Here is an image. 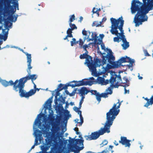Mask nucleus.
Masks as SVG:
<instances>
[{"mask_svg":"<svg viewBox=\"0 0 153 153\" xmlns=\"http://www.w3.org/2000/svg\"><path fill=\"white\" fill-rule=\"evenodd\" d=\"M142 1L143 4L138 0H133L131 3V13L134 14L137 12L134 19L136 27H138L143 22L147 21L146 14L153 8V0Z\"/></svg>","mask_w":153,"mask_h":153,"instance_id":"f257e3e1","label":"nucleus"},{"mask_svg":"<svg viewBox=\"0 0 153 153\" xmlns=\"http://www.w3.org/2000/svg\"><path fill=\"white\" fill-rule=\"evenodd\" d=\"M121 102H118L117 104H114L111 108L106 113V120L105 123L103 128H101L98 131L92 132L90 135H85V137L87 140H95L98 138L101 135L105 133L110 132V128L112 125L113 121L116 116L118 114L120 110L118 109L120 108Z\"/></svg>","mask_w":153,"mask_h":153,"instance_id":"f03ea898","label":"nucleus"},{"mask_svg":"<svg viewBox=\"0 0 153 153\" xmlns=\"http://www.w3.org/2000/svg\"><path fill=\"white\" fill-rule=\"evenodd\" d=\"M26 55L27 56V62L28 63V68L27 69V71L28 73V75L20 78L19 80L22 91V95L23 97L28 98L36 93V90L31 89L29 92H26V91L24 90L25 83L27 81L30 79H31L33 83V81L36 79L37 76L36 74H31L30 69L32 68V67L31 66L32 61L31 54L26 53Z\"/></svg>","mask_w":153,"mask_h":153,"instance_id":"7ed1b4c3","label":"nucleus"},{"mask_svg":"<svg viewBox=\"0 0 153 153\" xmlns=\"http://www.w3.org/2000/svg\"><path fill=\"white\" fill-rule=\"evenodd\" d=\"M111 23V29L110 32L112 34L118 36V35L121 36V39L123 42H126V39L124 35V30H123V27L124 21L123 20L122 16L120 17L118 19H116L113 18L110 19Z\"/></svg>","mask_w":153,"mask_h":153,"instance_id":"20e7f679","label":"nucleus"},{"mask_svg":"<svg viewBox=\"0 0 153 153\" xmlns=\"http://www.w3.org/2000/svg\"><path fill=\"white\" fill-rule=\"evenodd\" d=\"M69 141L70 150L74 153H79L80 151L84 148V140L81 139L71 138H69Z\"/></svg>","mask_w":153,"mask_h":153,"instance_id":"39448f33","label":"nucleus"},{"mask_svg":"<svg viewBox=\"0 0 153 153\" xmlns=\"http://www.w3.org/2000/svg\"><path fill=\"white\" fill-rule=\"evenodd\" d=\"M86 62L85 64H87L88 67L91 71L94 73L97 72L96 68L100 67L101 65V61L99 59L96 58L94 61L92 60V58L90 55L87 56Z\"/></svg>","mask_w":153,"mask_h":153,"instance_id":"423d86ee","label":"nucleus"},{"mask_svg":"<svg viewBox=\"0 0 153 153\" xmlns=\"http://www.w3.org/2000/svg\"><path fill=\"white\" fill-rule=\"evenodd\" d=\"M0 82L5 87H7L9 85H13V89L16 92L19 91V96L21 97H23L19 80L17 79L13 82L12 80L8 82L6 80H2L0 78Z\"/></svg>","mask_w":153,"mask_h":153,"instance_id":"0eeeda50","label":"nucleus"},{"mask_svg":"<svg viewBox=\"0 0 153 153\" xmlns=\"http://www.w3.org/2000/svg\"><path fill=\"white\" fill-rule=\"evenodd\" d=\"M57 138L56 137L52 138L51 139H49L48 140H46L45 146L44 145L41 146L45 148H48L49 149V148L52 146L58 143Z\"/></svg>","mask_w":153,"mask_h":153,"instance_id":"6e6552de","label":"nucleus"},{"mask_svg":"<svg viewBox=\"0 0 153 153\" xmlns=\"http://www.w3.org/2000/svg\"><path fill=\"white\" fill-rule=\"evenodd\" d=\"M71 82L75 83L74 84L75 87L76 86L79 87L83 85H91L93 84V82L92 81L88 80L87 79H82L81 80H80L78 81H73Z\"/></svg>","mask_w":153,"mask_h":153,"instance_id":"1a4fd4ad","label":"nucleus"},{"mask_svg":"<svg viewBox=\"0 0 153 153\" xmlns=\"http://www.w3.org/2000/svg\"><path fill=\"white\" fill-rule=\"evenodd\" d=\"M109 59L107 60L108 62L112 65L114 68H117L120 66L121 65L119 60L116 62L114 61L115 58L114 56L109 55Z\"/></svg>","mask_w":153,"mask_h":153,"instance_id":"9d476101","label":"nucleus"},{"mask_svg":"<svg viewBox=\"0 0 153 153\" xmlns=\"http://www.w3.org/2000/svg\"><path fill=\"white\" fill-rule=\"evenodd\" d=\"M121 140L119 141L120 143L123 145H125V147H129L131 145L130 142L131 140H127L126 137L121 136L120 138Z\"/></svg>","mask_w":153,"mask_h":153,"instance_id":"9b49d317","label":"nucleus"},{"mask_svg":"<svg viewBox=\"0 0 153 153\" xmlns=\"http://www.w3.org/2000/svg\"><path fill=\"white\" fill-rule=\"evenodd\" d=\"M13 3L14 5V7L13 5H10V2L7 3L8 9L9 11H10L11 13H14L16 10V7H17V10H19L18 8V1L16 2H13Z\"/></svg>","mask_w":153,"mask_h":153,"instance_id":"f8f14e48","label":"nucleus"},{"mask_svg":"<svg viewBox=\"0 0 153 153\" xmlns=\"http://www.w3.org/2000/svg\"><path fill=\"white\" fill-rule=\"evenodd\" d=\"M117 76V75L115 74L114 76H111L110 79V83L111 84L110 87H114L115 88H118L119 85L118 84V82L114 84V82L116 81V78Z\"/></svg>","mask_w":153,"mask_h":153,"instance_id":"ddd939ff","label":"nucleus"},{"mask_svg":"<svg viewBox=\"0 0 153 153\" xmlns=\"http://www.w3.org/2000/svg\"><path fill=\"white\" fill-rule=\"evenodd\" d=\"M107 50L108 51L107 54L105 56H102V64L103 65L106 64V61L109 59V55L113 56L112 54V52L110 49L107 48Z\"/></svg>","mask_w":153,"mask_h":153,"instance_id":"4468645a","label":"nucleus"},{"mask_svg":"<svg viewBox=\"0 0 153 153\" xmlns=\"http://www.w3.org/2000/svg\"><path fill=\"white\" fill-rule=\"evenodd\" d=\"M78 93L82 95H85L90 92V90H88L87 88L85 87L81 88L80 89L78 90Z\"/></svg>","mask_w":153,"mask_h":153,"instance_id":"2eb2a0df","label":"nucleus"},{"mask_svg":"<svg viewBox=\"0 0 153 153\" xmlns=\"http://www.w3.org/2000/svg\"><path fill=\"white\" fill-rule=\"evenodd\" d=\"M60 120H58L56 121L57 123H54L52 124V129L53 132H56L59 129V126L60 124Z\"/></svg>","mask_w":153,"mask_h":153,"instance_id":"dca6fc26","label":"nucleus"},{"mask_svg":"<svg viewBox=\"0 0 153 153\" xmlns=\"http://www.w3.org/2000/svg\"><path fill=\"white\" fill-rule=\"evenodd\" d=\"M35 138L34 144H35V145L37 146L39 144L38 143V140L41 142V139L42 138V134L37 133L35 134Z\"/></svg>","mask_w":153,"mask_h":153,"instance_id":"f3484780","label":"nucleus"},{"mask_svg":"<svg viewBox=\"0 0 153 153\" xmlns=\"http://www.w3.org/2000/svg\"><path fill=\"white\" fill-rule=\"evenodd\" d=\"M106 93H102L101 94V95L102 97H108V94H111L112 92V91L110 87H109L106 90Z\"/></svg>","mask_w":153,"mask_h":153,"instance_id":"a211bd4d","label":"nucleus"},{"mask_svg":"<svg viewBox=\"0 0 153 153\" xmlns=\"http://www.w3.org/2000/svg\"><path fill=\"white\" fill-rule=\"evenodd\" d=\"M144 100L147 101V102L144 105V106L148 107L150 105H152L153 104V94L150 99H148L147 97L144 98Z\"/></svg>","mask_w":153,"mask_h":153,"instance_id":"6ab92c4d","label":"nucleus"},{"mask_svg":"<svg viewBox=\"0 0 153 153\" xmlns=\"http://www.w3.org/2000/svg\"><path fill=\"white\" fill-rule=\"evenodd\" d=\"M52 102V100H51L50 99H48L45 103V108L46 109H47L49 107H51Z\"/></svg>","mask_w":153,"mask_h":153,"instance_id":"aec40b11","label":"nucleus"},{"mask_svg":"<svg viewBox=\"0 0 153 153\" xmlns=\"http://www.w3.org/2000/svg\"><path fill=\"white\" fill-rule=\"evenodd\" d=\"M92 38L91 39H89V41L90 40H94V44H95L96 43L97 41V38L98 37L97 36V34H96L95 33H92L91 35Z\"/></svg>","mask_w":153,"mask_h":153,"instance_id":"412c9836","label":"nucleus"},{"mask_svg":"<svg viewBox=\"0 0 153 153\" xmlns=\"http://www.w3.org/2000/svg\"><path fill=\"white\" fill-rule=\"evenodd\" d=\"M94 92H95L97 100L99 102H100L101 100V98L102 97L101 95L99 93H98L97 91L96 90H94Z\"/></svg>","mask_w":153,"mask_h":153,"instance_id":"4be33fe9","label":"nucleus"},{"mask_svg":"<svg viewBox=\"0 0 153 153\" xmlns=\"http://www.w3.org/2000/svg\"><path fill=\"white\" fill-rule=\"evenodd\" d=\"M128 57L127 56H126L125 57H122L119 60V61L120 62V65L123 63L127 62L128 61Z\"/></svg>","mask_w":153,"mask_h":153,"instance_id":"5701e85b","label":"nucleus"},{"mask_svg":"<svg viewBox=\"0 0 153 153\" xmlns=\"http://www.w3.org/2000/svg\"><path fill=\"white\" fill-rule=\"evenodd\" d=\"M123 79L124 81L123 83L125 84L123 86L125 87H127L129 85V82L128 78L126 77H124L123 78Z\"/></svg>","mask_w":153,"mask_h":153,"instance_id":"b1692460","label":"nucleus"},{"mask_svg":"<svg viewBox=\"0 0 153 153\" xmlns=\"http://www.w3.org/2000/svg\"><path fill=\"white\" fill-rule=\"evenodd\" d=\"M123 43L122 45L123 49L126 50L128 47H129V42H127V40L126 42H123Z\"/></svg>","mask_w":153,"mask_h":153,"instance_id":"393cba45","label":"nucleus"},{"mask_svg":"<svg viewBox=\"0 0 153 153\" xmlns=\"http://www.w3.org/2000/svg\"><path fill=\"white\" fill-rule=\"evenodd\" d=\"M72 30H72L70 28H69L68 29V30L67 31V36H69V37H73V35L72 34Z\"/></svg>","mask_w":153,"mask_h":153,"instance_id":"a878e982","label":"nucleus"},{"mask_svg":"<svg viewBox=\"0 0 153 153\" xmlns=\"http://www.w3.org/2000/svg\"><path fill=\"white\" fill-rule=\"evenodd\" d=\"M68 86H71L72 88L75 87L74 84L68 83L67 85H65L64 86H63V87L61 89H62V90L63 89L66 90L68 88Z\"/></svg>","mask_w":153,"mask_h":153,"instance_id":"bb28decb","label":"nucleus"},{"mask_svg":"<svg viewBox=\"0 0 153 153\" xmlns=\"http://www.w3.org/2000/svg\"><path fill=\"white\" fill-rule=\"evenodd\" d=\"M100 24L99 23L98 21H94L92 23V26H96V27H99L101 26L102 22H100Z\"/></svg>","mask_w":153,"mask_h":153,"instance_id":"cd10ccee","label":"nucleus"},{"mask_svg":"<svg viewBox=\"0 0 153 153\" xmlns=\"http://www.w3.org/2000/svg\"><path fill=\"white\" fill-rule=\"evenodd\" d=\"M128 61L127 62H129L130 64V65H128V66L129 67L130 66L132 67L133 66V64L134 63V60L133 59H131L129 57H128Z\"/></svg>","mask_w":153,"mask_h":153,"instance_id":"c85d7f7f","label":"nucleus"},{"mask_svg":"<svg viewBox=\"0 0 153 153\" xmlns=\"http://www.w3.org/2000/svg\"><path fill=\"white\" fill-rule=\"evenodd\" d=\"M14 18V17L12 16H11L8 17V19L12 22H15L17 20V17H15V20L14 21L13 20Z\"/></svg>","mask_w":153,"mask_h":153,"instance_id":"c756f323","label":"nucleus"},{"mask_svg":"<svg viewBox=\"0 0 153 153\" xmlns=\"http://www.w3.org/2000/svg\"><path fill=\"white\" fill-rule=\"evenodd\" d=\"M105 79L104 78L99 77L98 80L100 83L103 85Z\"/></svg>","mask_w":153,"mask_h":153,"instance_id":"7c9ffc66","label":"nucleus"},{"mask_svg":"<svg viewBox=\"0 0 153 153\" xmlns=\"http://www.w3.org/2000/svg\"><path fill=\"white\" fill-rule=\"evenodd\" d=\"M69 25L70 27H71L70 28L72 30H74V29H76L77 28V27L74 24H72L71 23V24L69 23Z\"/></svg>","mask_w":153,"mask_h":153,"instance_id":"2f4dec72","label":"nucleus"},{"mask_svg":"<svg viewBox=\"0 0 153 153\" xmlns=\"http://www.w3.org/2000/svg\"><path fill=\"white\" fill-rule=\"evenodd\" d=\"M75 20V16L74 14L72 15L70 18L69 21V23L71 24V23Z\"/></svg>","mask_w":153,"mask_h":153,"instance_id":"473e14b6","label":"nucleus"},{"mask_svg":"<svg viewBox=\"0 0 153 153\" xmlns=\"http://www.w3.org/2000/svg\"><path fill=\"white\" fill-rule=\"evenodd\" d=\"M41 149L42 150V152L40 153H47V151L48 150V148H45L41 146Z\"/></svg>","mask_w":153,"mask_h":153,"instance_id":"72a5a7b5","label":"nucleus"},{"mask_svg":"<svg viewBox=\"0 0 153 153\" xmlns=\"http://www.w3.org/2000/svg\"><path fill=\"white\" fill-rule=\"evenodd\" d=\"M120 38L119 37H118V36L115 37L114 38V42H117L119 43L120 41Z\"/></svg>","mask_w":153,"mask_h":153,"instance_id":"f704fd0d","label":"nucleus"},{"mask_svg":"<svg viewBox=\"0 0 153 153\" xmlns=\"http://www.w3.org/2000/svg\"><path fill=\"white\" fill-rule=\"evenodd\" d=\"M77 88H75L74 89V90L71 93H69V95L70 97H72L73 96L75 95V93H76V91Z\"/></svg>","mask_w":153,"mask_h":153,"instance_id":"c9c22d12","label":"nucleus"},{"mask_svg":"<svg viewBox=\"0 0 153 153\" xmlns=\"http://www.w3.org/2000/svg\"><path fill=\"white\" fill-rule=\"evenodd\" d=\"M80 122H78V123L79 126H82V124L83 122V118L82 117V116L81 117H80Z\"/></svg>","mask_w":153,"mask_h":153,"instance_id":"e433bc0d","label":"nucleus"},{"mask_svg":"<svg viewBox=\"0 0 153 153\" xmlns=\"http://www.w3.org/2000/svg\"><path fill=\"white\" fill-rule=\"evenodd\" d=\"M79 45H80V48H82V47L83 46V45L84 44V42L82 41V39H79Z\"/></svg>","mask_w":153,"mask_h":153,"instance_id":"4c0bfd02","label":"nucleus"},{"mask_svg":"<svg viewBox=\"0 0 153 153\" xmlns=\"http://www.w3.org/2000/svg\"><path fill=\"white\" fill-rule=\"evenodd\" d=\"M95 7H94L92 9V12L93 13H96L98 15V16H99V13L98 11L97 10H96L95 11Z\"/></svg>","mask_w":153,"mask_h":153,"instance_id":"58836bf2","label":"nucleus"},{"mask_svg":"<svg viewBox=\"0 0 153 153\" xmlns=\"http://www.w3.org/2000/svg\"><path fill=\"white\" fill-rule=\"evenodd\" d=\"M72 41H71V46H73L74 45V43H75L76 41V39L74 38H73L72 39Z\"/></svg>","mask_w":153,"mask_h":153,"instance_id":"ea45409f","label":"nucleus"},{"mask_svg":"<svg viewBox=\"0 0 153 153\" xmlns=\"http://www.w3.org/2000/svg\"><path fill=\"white\" fill-rule=\"evenodd\" d=\"M86 57H87V56H86L85 54L83 53L82 54H81L80 55L79 58L81 59H85Z\"/></svg>","mask_w":153,"mask_h":153,"instance_id":"a19ab883","label":"nucleus"},{"mask_svg":"<svg viewBox=\"0 0 153 153\" xmlns=\"http://www.w3.org/2000/svg\"><path fill=\"white\" fill-rule=\"evenodd\" d=\"M144 53L145 56H150V55L149 54L148 52L146 50H144Z\"/></svg>","mask_w":153,"mask_h":153,"instance_id":"79ce46f5","label":"nucleus"},{"mask_svg":"<svg viewBox=\"0 0 153 153\" xmlns=\"http://www.w3.org/2000/svg\"><path fill=\"white\" fill-rule=\"evenodd\" d=\"M108 142L106 140H104L102 141V143L101 144V145H102V146L104 145H107L108 144Z\"/></svg>","mask_w":153,"mask_h":153,"instance_id":"37998d69","label":"nucleus"},{"mask_svg":"<svg viewBox=\"0 0 153 153\" xmlns=\"http://www.w3.org/2000/svg\"><path fill=\"white\" fill-rule=\"evenodd\" d=\"M62 90V89H56V96H59V95L60 93L59 92Z\"/></svg>","mask_w":153,"mask_h":153,"instance_id":"c03bdc74","label":"nucleus"},{"mask_svg":"<svg viewBox=\"0 0 153 153\" xmlns=\"http://www.w3.org/2000/svg\"><path fill=\"white\" fill-rule=\"evenodd\" d=\"M74 130L76 131V134L77 135H78L79 134V129L78 128L76 127L74 128Z\"/></svg>","mask_w":153,"mask_h":153,"instance_id":"a18cd8bd","label":"nucleus"},{"mask_svg":"<svg viewBox=\"0 0 153 153\" xmlns=\"http://www.w3.org/2000/svg\"><path fill=\"white\" fill-rule=\"evenodd\" d=\"M82 34L83 35H85L86 36H87V31L85 30V29L82 30Z\"/></svg>","mask_w":153,"mask_h":153,"instance_id":"49530a36","label":"nucleus"},{"mask_svg":"<svg viewBox=\"0 0 153 153\" xmlns=\"http://www.w3.org/2000/svg\"><path fill=\"white\" fill-rule=\"evenodd\" d=\"M88 47V45L87 44H85L84 45H83L82 47V48H83L84 49V50L85 51H86L87 50L86 48Z\"/></svg>","mask_w":153,"mask_h":153,"instance_id":"de8ad7c7","label":"nucleus"},{"mask_svg":"<svg viewBox=\"0 0 153 153\" xmlns=\"http://www.w3.org/2000/svg\"><path fill=\"white\" fill-rule=\"evenodd\" d=\"M80 109V108H79H79H77L76 107H74V109L75 111L76 112H77L79 110V109Z\"/></svg>","mask_w":153,"mask_h":153,"instance_id":"09e8293b","label":"nucleus"},{"mask_svg":"<svg viewBox=\"0 0 153 153\" xmlns=\"http://www.w3.org/2000/svg\"><path fill=\"white\" fill-rule=\"evenodd\" d=\"M109 82H110V79L109 80L108 79H106L105 80V81L104 82V84H103V85H106L108 84Z\"/></svg>","mask_w":153,"mask_h":153,"instance_id":"8fccbe9b","label":"nucleus"},{"mask_svg":"<svg viewBox=\"0 0 153 153\" xmlns=\"http://www.w3.org/2000/svg\"><path fill=\"white\" fill-rule=\"evenodd\" d=\"M63 85L62 84L60 83V84L58 86V88L57 89H61L63 87Z\"/></svg>","mask_w":153,"mask_h":153,"instance_id":"3c124183","label":"nucleus"},{"mask_svg":"<svg viewBox=\"0 0 153 153\" xmlns=\"http://www.w3.org/2000/svg\"><path fill=\"white\" fill-rule=\"evenodd\" d=\"M4 22L5 25L6 26H8L9 24L10 23V22L8 20L5 21Z\"/></svg>","mask_w":153,"mask_h":153,"instance_id":"603ef678","label":"nucleus"},{"mask_svg":"<svg viewBox=\"0 0 153 153\" xmlns=\"http://www.w3.org/2000/svg\"><path fill=\"white\" fill-rule=\"evenodd\" d=\"M83 101V100H80V101L79 103V108H81V107L82 104V103Z\"/></svg>","mask_w":153,"mask_h":153,"instance_id":"864d4df0","label":"nucleus"},{"mask_svg":"<svg viewBox=\"0 0 153 153\" xmlns=\"http://www.w3.org/2000/svg\"><path fill=\"white\" fill-rule=\"evenodd\" d=\"M77 113H78V114H79V117H81V116H82V111H81L79 110L78 112H77Z\"/></svg>","mask_w":153,"mask_h":153,"instance_id":"5fc2aeb1","label":"nucleus"},{"mask_svg":"<svg viewBox=\"0 0 153 153\" xmlns=\"http://www.w3.org/2000/svg\"><path fill=\"white\" fill-rule=\"evenodd\" d=\"M85 95H82L81 94H80V96L81 97V100H83L84 101V99L85 98Z\"/></svg>","mask_w":153,"mask_h":153,"instance_id":"6e6d98bb","label":"nucleus"},{"mask_svg":"<svg viewBox=\"0 0 153 153\" xmlns=\"http://www.w3.org/2000/svg\"><path fill=\"white\" fill-rule=\"evenodd\" d=\"M106 18L105 17H104L102 19V21L101 22H105L106 21Z\"/></svg>","mask_w":153,"mask_h":153,"instance_id":"4d7b16f0","label":"nucleus"},{"mask_svg":"<svg viewBox=\"0 0 153 153\" xmlns=\"http://www.w3.org/2000/svg\"><path fill=\"white\" fill-rule=\"evenodd\" d=\"M7 39V36L5 35V36H4L3 39L4 41H5Z\"/></svg>","mask_w":153,"mask_h":153,"instance_id":"13d9d810","label":"nucleus"},{"mask_svg":"<svg viewBox=\"0 0 153 153\" xmlns=\"http://www.w3.org/2000/svg\"><path fill=\"white\" fill-rule=\"evenodd\" d=\"M68 37H69V36H67V35L66 37L64 38L63 39L64 40H67L68 41H69V40H68Z\"/></svg>","mask_w":153,"mask_h":153,"instance_id":"bf43d9fd","label":"nucleus"},{"mask_svg":"<svg viewBox=\"0 0 153 153\" xmlns=\"http://www.w3.org/2000/svg\"><path fill=\"white\" fill-rule=\"evenodd\" d=\"M117 77L118 79H119L121 81L122 80L121 76L120 74H119L118 76H117Z\"/></svg>","mask_w":153,"mask_h":153,"instance_id":"052dcab7","label":"nucleus"},{"mask_svg":"<svg viewBox=\"0 0 153 153\" xmlns=\"http://www.w3.org/2000/svg\"><path fill=\"white\" fill-rule=\"evenodd\" d=\"M100 38L101 39H102L104 37V35L103 34H100Z\"/></svg>","mask_w":153,"mask_h":153,"instance_id":"680f3d73","label":"nucleus"},{"mask_svg":"<svg viewBox=\"0 0 153 153\" xmlns=\"http://www.w3.org/2000/svg\"><path fill=\"white\" fill-rule=\"evenodd\" d=\"M109 152L108 151H105V150L101 152H100V153H108Z\"/></svg>","mask_w":153,"mask_h":153,"instance_id":"e2e57ef3","label":"nucleus"},{"mask_svg":"<svg viewBox=\"0 0 153 153\" xmlns=\"http://www.w3.org/2000/svg\"><path fill=\"white\" fill-rule=\"evenodd\" d=\"M126 87H125V88H124V89H125V92H124V93L125 94H126L127 93V91H128V93L129 92V91L128 90H127L126 88Z\"/></svg>","mask_w":153,"mask_h":153,"instance_id":"0e129e2a","label":"nucleus"},{"mask_svg":"<svg viewBox=\"0 0 153 153\" xmlns=\"http://www.w3.org/2000/svg\"><path fill=\"white\" fill-rule=\"evenodd\" d=\"M90 92L92 94H94L95 95V92H94V91L90 90Z\"/></svg>","mask_w":153,"mask_h":153,"instance_id":"69168bd1","label":"nucleus"},{"mask_svg":"<svg viewBox=\"0 0 153 153\" xmlns=\"http://www.w3.org/2000/svg\"><path fill=\"white\" fill-rule=\"evenodd\" d=\"M69 105V104H68V102H66V105H65V108H67L68 107Z\"/></svg>","mask_w":153,"mask_h":153,"instance_id":"338daca9","label":"nucleus"},{"mask_svg":"<svg viewBox=\"0 0 153 153\" xmlns=\"http://www.w3.org/2000/svg\"><path fill=\"white\" fill-rule=\"evenodd\" d=\"M114 143L116 146H118L119 144L117 142V141L116 140L114 141Z\"/></svg>","mask_w":153,"mask_h":153,"instance_id":"774afa93","label":"nucleus"}]
</instances>
